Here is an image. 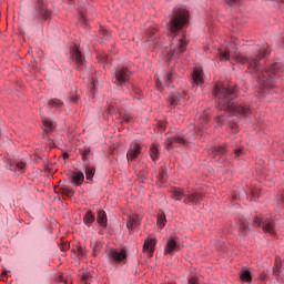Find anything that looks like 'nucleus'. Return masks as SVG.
Here are the masks:
<instances>
[{"mask_svg": "<svg viewBox=\"0 0 284 284\" xmlns=\"http://www.w3.org/2000/svg\"><path fill=\"white\" fill-rule=\"evenodd\" d=\"M237 92L239 87H226L223 83H217L214 88V94L217 99V105L220 106V110L235 112V114H242V116H245L250 114V108L243 106L241 104H234L232 102L234 99H236Z\"/></svg>", "mask_w": 284, "mask_h": 284, "instance_id": "1", "label": "nucleus"}, {"mask_svg": "<svg viewBox=\"0 0 284 284\" xmlns=\"http://www.w3.org/2000/svg\"><path fill=\"white\" fill-rule=\"evenodd\" d=\"M235 50L236 49L220 51L217 55V61H230V58L232 57V59L235 60V63H241V65H245V63H247L248 70H251V72L253 73H256L260 70L258 61L270 54V51H264L261 55H257L256 58L247 59L245 55L234 52Z\"/></svg>", "mask_w": 284, "mask_h": 284, "instance_id": "2", "label": "nucleus"}, {"mask_svg": "<svg viewBox=\"0 0 284 284\" xmlns=\"http://www.w3.org/2000/svg\"><path fill=\"white\" fill-rule=\"evenodd\" d=\"M281 72V63L275 62L268 69L258 75V84L262 90H272L274 88V77Z\"/></svg>", "mask_w": 284, "mask_h": 284, "instance_id": "3", "label": "nucleus"}, {"mask_svg": "<svg viewBox=\"0 0 284 284\" xmlns=\"http://www.w3.org/2000/svg\"><path fill=\"white\" fill-rule=\"evenodd\" d=\"M190 133H186L184 138L173 136L168 138L164 142L166 150H172V148H176V145H185V143H192V141L196 140V129L193 124L189 125Z\"/></svg>", "mask_w": 284, "mask_h": 284, "instance_id": "4", "label": "nucleus"}, {"mask_svg": "<svg viewBox=\"0 0 284 284\" xmlns=\"http://www.w3.org/2000/svg\"><path fill=\"white\" fill-rule=\"evenodd\" d=\"M190 19V13L185 9H179L171 22L169 23L170 32H179L183 26H187V20Z\"/></svg>", "mask_w": 284, "mask_h": 284, "instance_id": "5", "label": "nucleus"}, {"mask_svg": "<svg viewBox=\"0 0 284 284\" xmlns=\"http://www.w3.org/2000/svg\"><path fill=\"white\" fill-rule=\"evenodd\" d=\"M187 50V38L185 36L182 37H174L172 44H171V53L169 59H172V57H179L180 54H183Z\"/></svg>", "mask_w": 284, "mask_h": 284, "instance_id": "6", "label": "nucleus"}, {"mask_svg": "<svg viewBox=\"0 0 284 284\" xmlns=\"http://www.w3.org/2000/svg\"><path fill=\"white\" fill-rule=\"evenodd\" d=\"M254 225L255 227H261L263 225V231L271 234V236H274L276 234V232L274 231V227L276 226L274 220H266L263 222L261 217H255Z\"/></svg>", "mask_w": 284, "mask_h": 284, "instance_id": "7", "label": "nucleus"}, {"mask_svg": "<svg viewBox=\"0 0 284 284\" xmlns=\"http://www.w3.org/2000/svg\"><path fill=\"white\" fill-rule=\"evenodd\" d=\"M132 77V71L128 68L122 67L115 71V85H123V83H128L130 78Z\"/></svg>", "mask_w": 284, "mask_h": 284, "instance_id": "8", "label": "nucleus"}, {"mask_svg": "<svg viewBox=\"0 0 284 284\" xmlns=\"http://www.w3.org/2000/svg\"><path fill=\"white\" fill-rule=\"evenodd\" d=\"M71 57L74 60L78 70H83V65L85 64V57L81 53L79 45H74L71 50Z\"/></svg>", "mask_w": 284, "mask_h": 284, "instance_id": "9", "label": "nucleus"}, {"mask_svg": "<svg viewBox=\"0 0 284 284\" xmlns=\"http://www.w3.org/2000/svg\"><path fill=\"white\" fill-rule=\"evenodd\" d=\"M126 256H128V253L125 252V250L118 251L112 248L108 253L109 261H113V263H121V261H125Z\"/></svg>", "mask_w": 284, "mask_h": 284, "instance_id": "10", "label": "nucleus"}, {"mask_svg": "<svg viewBox=\"0 0 284 284\" xmlns=\"http://www.w3.org/2000/svg\"><path fill=\"white\" fill-rule=\"evenodd\" d=\"M140 154H141V144H139L138 142H132L126 153L128 161H134V159H136V156H139Z\"/></svg>", "mask_w": 284, "mask_h": 284, "instance_id": "11", "label": "nucleus"}, {"mask_svg": "<svg viewBox=\"0 0 284 284\" xmlns=\"http://www.w3.org/2000/svg\"><path fill=\"white\" fill-rule=\"evenodd\" d=\"M141 221H143V217L139 214H132L129 216V221L126 223L128 230L132 232V230H136L141 225Z\"/></svg>", "mask_w": 284, "mask_h": 284, "instance_id": "12", "label": "nucleus"}, {"mask_svg": "<svg viewBox=\"0 0 284 284\" xmlns=\"http://www.w3.org/2000/svg\"><path fill=\"white\" fill-rule=\"evenodd\" d=\"M179 239L170 237L166 242L165 254H172V252H180L181 246L178 243Z\"/></svg>", "mask_w": 284, "mask_h": 284, "instance_id": "13", "label": "nucleus"}, {"mask_svg": "<svg viewBox=\"0 0 284 284\" xmlns=\"http://www.w3.org/2000/svg\"><path fill=\"white\" fill-rule=\"evenodd\" d=\"M202 200L203 195L201 193H186V200H184V203H192V205H196V203Z\"/></svg>", "mask_w": 284, "mask_h": 284, "instance_id": "14", "label": "nucleus"}, {"mask_svg": "<svg viewBox=\"0 0 284 284\" xmlns=\"http://www.w3.org/2000/svg\"><path fill=\"white\" fill-rule=\"evenodd\" d=\"M155 246H156V240L148 239L144 241L143 252H146L150 254V256H152V254L154 253Z\"/></svg>", "mask_w": 284, "mask_h": 284, "instance_id": "15", "label": "nucleus"}, {"mask_svg": "<svg viewBox=\"0 0 284 284\" xmlns=\"http://www.w3.org/2000/svg\"><path fill=\"white\" fill-rule=\"evenodd\" d=\"M83 181H85V175H83V172L73 173V176L71 178L72 185L79 187V185H83Z\"/></svg>", "mask_w": 284, "mask_h": 284, "instance_id": "16", "label": "nucleus"}, {"mask_svg": "<svg viewBox=\"0 0 284 284\" xmlns=\"http://www.w3.org/2000/svg\"><path fill=\"white\" fill-rule=\"evenodd\" d=\"M171 192H172L174 201H181L183 199V196L186 197V195H187V193H185V191H183V189H181V187H173Z\"/></svg>", "mask_w": 284, "mask_h": 284, "instance_id": "17", "label": "nucleus"}, {"mask_svg": "<svg viewBox=\"0 0 284 284\" xmlns=\"http://www.w3.org/2000/svg\"><path fill=\"white\" fill-rule=\"evenodd\" d=\"M159 154H161V149L159 148V144L153 143L150 148V156L152 161H158Z\"/></svg>", "mask_w": 284, "mask_h": 284, "instance_id": "18", "label": "nucleus"}, {"mask_svg": "<svg viewBox=\"0 0 284 284\" xmlns=\"http://www.w3.org/2000/svg\"><path fill=\"white\" fill-rule=\"evenodd\" d=\"M40 17L43 19V21H50L52 19V11L48 10L45 6H40Z\"/></svg>", "mask_w": 284, "mask_h": 284, "instance_id": "19", "label": "nucleus"}, {"mask_svg": "<svg viewBox=\"0 0 284 284\" xmlns=\"http://www.w3.org/2000/svg\"><path fill=\"white\" fill-rule=\"evenodd\" d=\"M98 223L101 225V227H108V214L105 211H99L98 212Z\"/></svg>", "mask_w": 284, "mask_h": 284, "instance_id": "20", "label": "nucleus"}, {"mask_svg": "<svg viewBox=\"0 0 284 284\" xmlns=\"http://www.w3.org/2000/svg\"><path fill=\"white\" fill-rule=\"evenodd\" d=\"M54 128H57V124L54 123V121L45 118L43 120V130L44 132H52V130H54Z\"/></svg>", "mask_w": 284, "mask_h": 284, "instance_id": "21", "label": "nucleus"}, {"mask_svg": "<svg viewBox=\"0 0 284 284\" xmlns=\"http://www.w3.org/2000/svg\"><path fill=\"white\" fill-rule=\"evenodd\" d=\"M192 78H193V83H195L196 85L203 82V73L199 69H194Z\"/></svg>", "mask_w": 284, "mask_h": 284, "instance_id": "22", "label": "nucleus"}, {"mask_svg": "<svg viewBox=\"0 0 284 284\" xmlns=\"http://www.w3.org/2000/svg\"><path fill=\"white\" fill-rule=\"evenodd\" d=\"M94 215L92 213V211H88L83 217V223L84 225H88V227H90V225H92V223H94Z\"/></svg>", "mask_w": 284, "mask_h": 284, "instance_id": "23", "label": "nucleus"}, {"mask_svg": "<svg viewBox=\"0 0 284 284\" xmlns=\"http://www.w3.org/2000/svg\"><path fill=\"white\" fill-rule=\"evenodd\" d=\"M237 225L240 227L239 230L240 236H245L247 234V230H250V224L245 222H239Z\"/></svg>", "mask_w": 284, "mask_h": 284, "instance_id": "24", "label": "nucleus"}, {"mask_svg": "<svg viewBox=\"0 0 284 284\" xmlns=\"http://www.w3.org/2000/svg\"><path fill=\"white\" fill-rule=\"evenodd\" d=\"M84 172L87 181H92V179H94V166H85Z\"/></svg>", "mask_w": 284, "mask_h": 284, "instance_id": "25", "label": "nucleus"}, {"mask_svg": "<svg viewBox=\"0 0 284 284\" xmlns=\"http://www.w3.org/2000/svg\"><path fill=\"white\" fill-rule=\"evenodd\" d=\"M168 224V219L165 217V214H159L158 215V226L160 227V230H163V227H165V225Z\"/></svg>", "mask_w": 284, "mask_h": 284, "instance_id": "26", "label": "nucleus"}, {"mask_svg": "<svg viewBox=\"0 0 284 284\" xmlns=\"http://www.w3.org/2000/svg\"><path fill=\"white\" fill-rule=\"evenodd\" d=\"M240 277L244 283H252V273L248 270L243 271Z\"/></svg>", "mask_w": 284, "mask_h": 284, "instance_id": "27", "label": "nucleus"}, {"mask_svg": "<svg viewBox=\"0 0 284 284\" xmlns=\"http://www.w3.org/2000/svg\"><path fill=\"white\" fill-rule=\"evenodd\" d=\"M158 181H159L160 185H163L164 183H166L168 182V172L161 171L158 175Z\"/></svg>", "mask_w": 284, "mask_h": 284, "instance_id": "28", "label": "nucleus"}, {"mask_svg": "<svg viewBox=\"0 0 284 284\" xmlns=\"http://www.w3.org/2000/svg\"><path fill=\"white\" fill-rule=\"evenodd\" d=\"M88 19H90V16L88 13L80 12V23L81 26H88Z\"/></svg>", "mask_w": 284, "mask_h": 284, "instance_id": "29", "label": "nucleus"}, {"mask_svg": "<svg viewBox=\"0 0 284 284\" xmlns=\"http://www.w3.org/2000/svg\"><path fill=\"white\" fill-rule=\"evenodd\" d=\"M51 108H61L63 105V102L59 99H52L50 100Z\"/></svg>", "mask_w": 284, "mask_h": 284, "instance_id": "30", "label": "nucleus"}, {"mask_svg": "<svg viewBox=\"0 0 284 284\" xmlns=\"http://www.w3.org/2000/svg\"><path fill=\"white\" fill-rule=\"evenodd\" d=\"M169 103L170 105H179V97H176L175 94H170Z\"/></svg>", "mask_w": 284, "mask_h": 284, "instance_id": "31", "label": "nucleus"}, {"mask_svg": "<svg viewBox=\"0 0 284 284\" xmlns=\"http://www.w3.org/2000/svg\"><path fill=\"white\" fill-rule=\"evenodd\" d=\"M109 114H113L115 119L121 118V113L114 109V106L110 105L108 109Z\"/></svg>", "mask_w": 284, "mask_h": 284, "instance_id": "32", "label": "nucleus"}, {"mask_svg": "<svg viewBox=\"0 0 284 284\" xmlns=\"http://www.w3.org/2000/svg\"><path fill=\"white\" fill-rule=\"evenodd\" d=\"M97 57L98 60L101 61V63H108V61L110 60L106 53H100Z\"/></svg>", "mask_w": 284, "mask_h": 284, "instance_id": "33", "label": "nucleus"}, {"mask_svg": "<svg viewBox=\"0 0 284 284\" xmlns=\"http://www.w3.org/2000/svg\"><path fill=\"white\" fill-rule=\"evenodd\" d=\"M230 131L233 133V134H236L239 132V124L234 123V122H231L230 123Z\"/></svg>", "mask_w": 284, "mask_h": 284, "instance_id": "34", "label": "nucleus"}, {"mask_svg": "<svg viewBox=\"0 0 284 284\" xmlns=\"http://www.w3.org/2000/svg\"><path fill=\"white\" fill-rule=\"evenodd\" d=\"M124 123H132V121H134V118H132V115L130 113H126L122 116Z\"/></svg>", "mask_w": 284, "mask_h": 284, "instance_id": "35", "label": "nucleus"}, {"mask_svg": "<svg viewBox=\"0 0 284 284\" xmlns=\"http://www.w3.org/2000/svg\"><path fill=\"white\" fill-rule=\"evenodd\" d=\"M16 168L17 170H19V172H23L26 170V162L23 161L17 162Z\"/></svg>", "mask_w": 284, "mask_h": 284, "instance_id": "36", "label": "nucleus"}, {"mask_svg": "<svg viewBox=\"0 0 284 284\" xmlns=\"http://www.w3.org/2000/svg\"><path fill=\"white\" fill-rule=\"evenodd\" d=\"M215 151L217 152V154H225L226 146H223V145L217 146V148H215Z\"/></svg>", "mask_w": 284, "mask_h": 284, "instance_id": "37", "label": "nucleus"}, {"mask_svg": "<svg viewBox=\"0 0 284 284\" xmlns=\"http://www.w3.org/2000/svg\"><path fill=\"white\" fill-rule=\"evenodd\" d=\"M164 81H165L166 85L170 87V81H172V73H166L164 75Z\"/></svg>", "mask_w": 284, "mask_h": 284, "instance_id": "38", "label": "nucleus"}, {"mask_svg": "<svg viewBox=\"0 0 284 284\" xmlns=\"http://www.w3.org/2000/svg\"><path fill=\"white\" fill-rule=\"evenodd\" d=\"M189 284H199V280L196 278V276H191L190 278H189Z\"/></svg>", "mask_w": 284, "mask_h": 284, "instance_id": "39", "label": "nucleus"}, {"mask_svg": "<svg viewBox=\"0 0 284 284\" xmlns=\"http://www.w3.org/2000/svg\"><path fill=\"white\" fill-rule=\"evenodd\" d=\"M224 3H226L227 6H235V3H239V0H223Z\"/></svg>", "mask_w": 284, "mask_h": 284, "instance_id": "40", "label": "nucleus"}, {"mask_svg": "<svg viewBox=\"0 0 284 284\" xmlns=\"http://www.w3.org/2000/svg\"><path fill=\"white\" fill-rule=\"evenodd\" d=\"M58 283H63L64 280H63V274H60L57 280H55Z\"/></svg>", "mask_w": 284, "mask_h": 284, "instance_id": "41", "label": "nucleus"}, {"mask_svg": "<svg viewBox=\"0 0 284 284\" xmlns=\"http://www.w3.org/2000/svg\"><path fill=\"white\" fill-rule=\"evenodd\" d=\"M102 32H104V38L108 39L110 37V32L108 30L102 29Z\"/></svg>", "mask_w": 284, "mask_h": 284, "instance_id": "42", "label": "nucleus"}, {"mask_svg": "<svg viewBox=\"0 0 284 284\" xmlns=\"http://www.w3.org/2000/svg\"><path fill=\"white\" fill-rule=\"evenodd\" d=\"M160 130L161 132H165V124L163 122L160 123Z\"/></svg>", "mask_w": 284, "mask_h": 284, "instance_id": "43", "label": "nucleus"}, {"mask_svg": "<svg viewBox=\"0 0 284 284\" xmlns=\"http://www.w3.org/2000/svg\"><path fill=\"white\" fill-rule=\"evenodd\" d=\"M142 172H143V173H142V176H145V174H148V168H143V169H142Z\"/></svg>", "mask_w": 284, "mask_h": 284, "instance_id": "44", "label": "nucleus"}, {"mask_svg": "<svg viewBox=\"0 0 284 284\" xmlns=\"http://www.w3.org/2000/svg\"><path fill=\"white\" fill-rule=\"evenodd\" d=\"M242 152L241 149L235 150V155L239 156V154Z\"/></svg>", "mask_w": 284, "mask_h": 284, "instance_id": "45", "label": "nucleus"}, {"mask_svg": "<svg viewBox=\"0 0 284 284\" xmlns=\"http://www.w3.org/2000/svg\"><path fill=\"white\" fill-rule=\"evenodd\" d=\"M65 194H67L68 196H72L74 193H72V191H67Z\"/></svg>", "mask_w": 284, "mask_h": 284, "instance_id": "46", "label": "nucleus"}, {"mask_svg": "<svg viewBox=\"0 0 284 284\" xmlns=\"http://www.w3.org/2000/svg\"><path fill=\"white\" fill-rule=\"evenodd\" d=\"M87 278H88V275L82 276V281H87Z\"/></svg>", "mask_w": 284, "mask_h": 284, "instance_id": "47", "label": "nucleus"}, {"mask_svg": "<svg viewBox=\"0 0 284 284\" xmlns=\"http://www.w3.org/2000/svg\"><path fill=\"white\" fill-rule=\"evenodd\" d=\"M65 284H71L70 282H68V280L64 281Z\"/></svg>", "mask_w": 284, "mask_h": 284, "instance_id": "48", "label": "nucleus"}, {"mask_svg": "<svg viewBox=\"0 0 284 284\" xmlns=\"http://www.w3.org/2000/svg\"><path fill=\"white\" fill-rule=\"evenodd\" d=\"M64 159H68V154L67 153H64Z\"/></svg>", "mask_w": 284, "mask_h": 284, "instance_id": "49", "label": "nucleus"}, {"mask_svg": "<svg viewBox=\"0 0 284 284\" xmlns=\"http://www.w3.org/2000/svg\"><path fill=\"white\" fill-rule=\"evenodd\" d=\"M282 202L284 203V196H282Z\"/></svg>", "mask_w": 284, "mask_h": 284, "instance_id": "50", "label": "nucleus"}, {"mask_svg": "<svg viewBox=\"0 0 284 284\" xmlns=\"http://www.w3.org/2000/svg\"><path fill=\"white\" fill-rule=\"evenodd\" d=\"M281 3H284V0H281Z\"/></svg>", "mask_w": 284, "mask_h": 284, "instance_id": "51", "label": "nucleus"}, {"mask_svg": "<svg viewBox=\"0 0 284 284\" xmlns=\"http://www.w3.org/2000/svg\"><path fill=\"white\" fill-rule=\"evenodd\" d=\"M282 263H283V265H284V260H283V262H282Z\"/></svg>", "mask_w": 284, "mask_h": 284, "instance_id": "52", "label": "nucleus"}]
</instances>
